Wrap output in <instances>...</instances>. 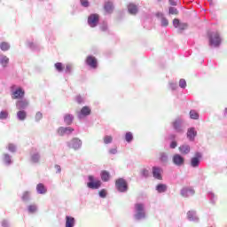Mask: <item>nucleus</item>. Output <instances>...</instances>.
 Returning <instances> with one entry per match:
<instances>
[{"instance_id":"nucleus-14","label":"nucleus","mask_w":227,"mask_h":227,"mask_svg":"<svg viewBox=\"0 0 227 227\" xmlns=\"http://www.w3.org/2000/svg\"><path fill=\"white\" fill-rule=\"evenodd\" d=\"M162 173L164 170L159 166H153L152 168V175L154 180H162Z\"/></svg>"},{"instance_id":"nucleus-20","label":"nucleus","mask_w":227,"mask_h":227,"mask_svg":"<svg viewBox=\"0 0 227 227\" xmlns=\"http://www.w3.org/2000/svg\"><path fill=\"white\" fill-rule=\"evenodd\" d=\"M104 11L108 15H111L114 12V4L111 1H106L104 4Z\"/></svg>"},{"instance_id":"nucleus-19","label":"nucleus","mask_w":227,"mask_h":227,"mask_svg":"<svg viewBox=\"0 0 227 227\" xmlns=\"http://www.w3.org/2000/svg\"><path fill=\"white\" fill-rule=\"evenodd\" d=\"M24 95H26V92L22 88H18L14 91H12V100H17L19 98L22 99L24 98Z\"/></svg>"},{"instance_id":"nucleus-5","label":"nucleus","mask_w":227,"mask_h":227,"mask_svg":"<svg viewBox=\"0 0 227 227\" xmlns=\"http://www.w3.org/2000/svg\"><path fill=\"white\" fill-rule=\"evenodd\" d=\"M203 159V153L200 152H196L193 157L190 160V166L194 169L200 168V164H201V160Z\"/></svg>"},{"instance_id":"nucleus-59","label":"nucleus","mask_w":227,"mask_h":227,"mask_svg":"<svg viewBox=\"0 0 227 227\" xmlns=\"http://www.w3.org/2000/svg\"><path fill=\"white\" fill-rule=\"evenodd\" d=\"M55 169H56V173H57V174L61 173V166H59V165H55Z\"/></svg>"},{"instance_id":"nucleus-55","label":"nucleus","mask_w":227,"mask_h":227,"mask_svg":"<svg viewBox=\"0 0 227 227\" xmlns=\"http://www.w3.org/2000/svg\"><path fill=\"white\" fill-rule=\"evenodd\" d=\"M75 100L77 104H84V98H82L81 95L76 96Z\"/></svg>"},{"instance_id":"nucleus-56","label":"nucleus","mask_w":227,"mask_h":227,"mask_svg":"<svg viewBox=\"0 0 227 227\" xmlns=\"http://www.w3.org/2000/svg\"><path fill=\"white\" fill-rule=\"evenodd\" d=\"M169 146L172 150H175V148H176V146H178V143H176V141H175V140H172Z\"/></svg>"},{"instance_id":"nucleus-34","label":"nucleus","mask_w":227,"mask_h":227,"mask_svg":"<svg viewBox=\"0 0 227 227\" xmlns=\"http://www.w3.org/2000/svg\"><path fill=\"white\" fill-rule=\"evenodd\" d=\"M207 198L212 205H215V201H217V197H215V194L214 192H208Z\"/></svg>"},{"instance_id":"nucleus-43","label":"nucleus","mask_w":227,"mask_h":227,"mask_svg":"<svg viewBox=\"0 0 227 227\" xmlns=\"http://www.w3.org/2000/svg\"><path fill=\"white\" fill-rule=\"evenodd\" d=\"M73 69H74V67L72 66V64H67L66 66L65 74H67L68 75H70L72 74Z\"/></svg>"},{"instance_id":"nucleus-28","label":"nucleus","mask_w":227,"mask_h":227,"mask_svg":"<svg viewBox=\"0 0 227 227\" xmlns=\"http://www.w3.org/2000/svg\"><path fill=\"white\" fill-rule=\"evenodd\" d=\"M3 160L5 166H12V164H13V160H12V156L8 153L4 154Z\"/></svg>"},{"instance_id":"nucleus-52","label":"nucleus","mask_w":227,"mask_h":227,"mask_svg":"<svg viewBox=\"0 0 227 227\" xmlns=\"http://www.w3.org/2000/svg\"><path fill=\"white\" fill-rule=\"evenodd\" d=\"M1 226L2 227H12V223H10V221H8V220H3L1 222Z\"/></svg>"},{"instance_id":"nucleus-8","label":"nucleus","mask_w":227,"mask_h":227,"mask_svg":"<svg viewBox=\"0 0 227 227\" xmlns=\"http://www.w3.org/2000/svg\"><path fill=\"white\" fill-rule=\"evenodd\" d=\"M172 162L176 168H182L185 166V158L180 153H176L172 157Z\"/></svg>"},{"instance_id":"nucleus-33","label":"nucleus","mask_w":227,"mask_h":227,"mask_svg":"<svg viewBox=\"0 0 227 227\" xmlns=\"http://www.w3.org/2000/svg\"><path fill=\"white\" fill-rule=\"evenodd\" d=\"M157 16L161 17L160 22L162 27H168V26H169V21L162 15V13H158Z\"/></svg>"},{"instance_id":"nucleus-42","label":"nucleus","mask_w":227,"mask_h":227,"mask_svg":"<svg viewBox=\"0 0 227 227\" xmlns=\"http://www.w3.org/2000/svg\"><path fill=\"white\" fill-rule=\"evenodd\" d=\"M8 116H9L8 111L2 110L0 112V120H7Z\"/></svg>"},{"instance_id":"nucleus-37","label":"nucleus","mask_w":227,"mask_h":227,"mask_svg":"<svg viewBox=\"0 0 227 227\" xmlns=\"http://www.w3.org/2000/svg\"><path fill=\"white\" fill-rule=\"evenodd\" d=\"M125 141L126 143H132V141H134V135L132 134V132L130 131L126 132Z\"/></svg>"},{"instance_id":"nucleus-11","label":"nucleus","mask_w":227,"mask_h":227,"mask_svg":"<svg viewBox=\"0 0 227 227\" xmlns=\"http://www.w3.org/2000/svg\"><path fill=\"white\" fill-rule=\"evenodd\" d=\"M85 65L95 70L98 67V60L94 56L89 55L85 59Z\"/></svg>"},{"instance_id":"nucleus-6","label":"nucleus","mask_w":227,"mask_h":227,"mask_svg":"<svg viewBox=\"0 0 227 227\" xmlns=\"http://www.w3.org/2000/svg\"><path fill=\"white\" fill-rule=\"evenodd\" d=\"M40 160H42V154L40 153V150L32 148L30 151V162L32 164H40Z\"/></svg>"},{"instance_id":"nucleus-48","label":"nucleus","mask_w":227,"mask_h":227,"mask_svg":"<svg viewBox=\"0 0 227 227\" xmlns=\"http://www.w3.org/2000/svg\"><path fill=\"white\" fill-rule=\"evenodd\" d=\"M168 13L169 15H178V10L175 7H169Z\"/></svg>"},{"instance_id":"nucleus-15","label":"nucleus","mask_w":227,"mask_h":227,"mask_svg":"<svg viewBox=\"0 0 227 227\" xmlns=\"http://www.w3.org/2000/svg\"><path fill=\"white\" fill-rule=\"evenodd\" d=\"M180 194L183 198H191V196L196 194V191L191 187H184L181 190Z\"/></svg>"},{"instance_id":"nucleus-31","label":"nucleus","mask_w":227,"mask_h":227,"mask_svg":"<svg viewBox=\"0 0 227 227\" xmlns=\"http://www.w3.org/2000/svg\"><path fill=\"white\" fill-rule=\"evenodd\" d=\"M36 192L37 194H45L47 192V188H45L43 184L40 183L36 185Z\"/></svg>"},{"instance_id":"nucleus-30","label":"nucleus","mask_w":227,"mask_h":227,"mask_svg":"<svg viewBox=\"0 0 227 227\" xmlns=\"http://www.w3.org/2000/svg\"><path fill=\"white\" fill-rule=\"evenodd\" d=\"M156 191L160 194H162V192H166L168 191V185L165 184H158L156 185Z\"/></svg>"},{"instance_id":"nucleus-39","label":"nucleus","mask_w":227,"mask_h":227,"mask_svg":"<svg viewBox=\"0 0 227 227\" xmlns=\"http://www.w3.org/2000/svg\"><path fill=\"white\" fill-rule=\"evenodd\" d=\"M22 201H29L31 200V192H24L21 197Z\"/></svg>"},{"instance_id":"nucleus-62","label":"nucleus","mask_w":227,"mask_h":227,"mask_svg":"<svg viewBox=\"0 0 227 227\" xmlns=\"http://www.w3.org/2000/svg\"><path fill=\"white\" fill-rule=\"evenodd\" d=\"M208 2L210 3V4H212V2L210 0H208Z\"/></svg>"},{"instance_id":"nucleus-36","label":"nucleus","mask_w":227,"mask_h":227,"mask_svg":"<svg viewBox=\"0 0 227 227\" xmlns=\"http://www.w3.org/2000/svg\"><path fill=\"white\" fill-rule=\"evenodd\" d=\"M190 118L191 120H200V114L196 110L190 111Z\"/></svg>"},{"instance_id":"nucleus-21","label":"nucleus","mask_w":227,"mask_h":227,"mask_svg":"<svg viewBox=\"0 0 227 227\" xmlns=\"http://www.w3.org/2000/svg\"><path fill=\"white\" fill-rule=\"evenodd\" d=\"M181 155H189L191 153V145L189 144H183L178 147Z\"/></svg>"},{"instance_id":"nucleus-26","label":"nucleus","mask_w":227,"mask_h":227,"mask_svg":"<svg viewBox=\"0 0 227 227\" xmlns=\"http://www.w3.org/2000/svg\"><path fill=\"white\" fill-rule=\"evenodd\" d=\"M74 226H75V218L74 216L67 215L66 227H74Z\"/></svg>"},{"instance_id":"nucleus-10","label":"nucleus","mask_w":227,"mask_h":227,"mask_svg":"<svg viewBox=\"0 0 227 227\" xmlns=\"http://www.w3.org/2000/svg\"><path fill=\"white\" fill-rule=\"evenodd\" d=\"M87 22L90 27H97L100 22V17L97 13H92L88 17Z\"/></svg>"},{"instance_id":"nucleus-13","label":"nucleus","mask_w":227,"mask_h":227,"mask_svg":"<svg viewBox=\"0 0 227 227\" xmlns=\"http://www.w3.org/2000/svg\"><path fill=\"white\" fill-rule=\"evenodd\" d=\"M74 130L72 127H59L57 129V134L63 137L64 136H70Z\"/></svg>"},{"instance_id":"nucleus-17","label":"nucleus","mask_w":227,"mask_h":227,"mask_svg":"<svg viewBox=\"0 0 227 227\" xmlns=\"http://www.w3.org/2000/svg\"><path fill=\"white\" fill-rule=\"evenodd\" d=\"M196 136H198V131H196V128L194 127L188 128L187 133H186L187 139L191 142L195 141Z\"/></svg>"},{"instance_id":"nucleus-61","label":"nucleus","mask_w":227,"mask_h":227,"mask_svg":"<svg viewBox=\"0 0 227 227\" xmlns=\"http://www.w3.org/2000/svg\"><path fill=\"white\" fill-rule=\"evenodd\" d=\"M223 116H224V117H226V116H227V107H226V108H224V110H223Z\"/></svg>"},{"instance_id":"nucleus-54","label":"nucleus","mask_w":227,"mask_h":227,"mask_svg":"<svg viewBox=\"0 0 227 227\" xmlns=\"http://www.w3.org/2000/svg\"><path fill=\"white\" fill-rule=\"evenodd\" d=\"M28 47L32 50V51H36V49H38V45L33 42L28 43Z\"/></svg>"},{"instance_id":"nucleus-58","label":"nucleus","mask_w":227,"mask_h":227,"mask_svg":"<svg viewBox=\"0 0 227 227\" xmlns=\"http://www.w3.org/2000/svg\"><path fill=\"white\" fill-rule=\"evenodd\" d=\"M168 3L171 6H176L177 0H168Z\"/></svg>"},{"instance_id":"nucleus-22","label":"nucleus","mask_w":227,"mask_h":227,"mask_svg":"<svg viewBox=\"0 0 227 227\" xmlns=\"http://www.w3.org/2000/svg\"><path fill=\"white\" fill-rule=\"evenodd\" d=\"M10 64V58H8L4 54H0V65L3 67V68H6L8 65Z\"/></svg>"},{"instance_id":"nucleus-1","label":"nucleus","mask_w":227,"mask_h":227,"mask_svg":"<svg viewBox=\"0 0 227 227\" xmlns=\"http://www.w3.org/2000/svg\"><path fill=\"white\" fill-rule=\"evenodd\" d=\"M134 221H145L146 219V210L143 203H136L134 206Z\"/></svg>"},{"instance_id":"nucleus-38","label":"nucleus","mask_w":227,"mask_h":227,"mask_svg":"<svg viewBox=\"0 0 227 227\" xmlns=\"http://www.w3.org/2000/svg\"><path fill=\"white\" fill-rule=\"evenodd\" d=\"M140 176L142 178H148V176H150V170L147 168H142L140 171Z\"/></svg>"},{"instance_id":"nucleus-12","label":"nucleus","mask_w":227,"mask_h":227,"mask_svg":"<svg viewBox=\"0 0 227 227\" xmlns=\"http://www.w3.org/2000/svg\"><path fill=\"white\" fill-rule=\"evenodd\" d=\"M172 24L176 29H177L178 33H184L185 29H187V23L181 22L178 19H174Z\"/></svg>"},{"instance_id":"nucleus-49","label":"nucleus","mask_w":227,"mask_h":227,"mask_svg":"<svg viewBox=\"0 0 227 227\" xmlns=\"http://www.w3.org/2000/svg\"><path fill=\"white\" fill-rule=\"evenodd\" d=\"M108 29L107 22H103L100 26V30L103 31V33H107Z\"/></svg>"},{"instance_id":"nucleus-32","label":"nucleus","mask_w":227,"mask_h":227,"mask_svg":"<svg viewBox=\"0 0 227 227\" xmlns=\"http://www.w3.org/2000/svg\"><path fill=\"white\" fill-rule=\"evenodd\" d=\"M17 118L20 121H24L26 118H27V113H26L24 110H20L17 113Z\"/></svg>"},{"instance_id":"nucleus-25","label":"nucleus","mask_w":227,"mask_h":227,"mask_svg":"<svg viewBox=\"0 0 227 227\" xmlns=\"http://www.w3.org/2000/svg\"><path fill=\"white\" fill-rule=\"evenodd\" d=\"M128 12L130 13V15H136L137 12H139V9L137 8V5L135 4H129L128 5Z\"/></svg>"},{"instance_id":"nucleus-53","label":"nucleus","mask_w":227,"mask_h":227,"mask_svg":"<svg viewBox=\"0 0 227 227\" xmlns=\"http://www.w3.org/2000/svg\"><path fill=\"white\" fill-rule=\"evenodd\" d=\"M98 194L99 198H106L107 191H106V189H102L101 191H99Z\"/></svg>"},{"instance_id":"nucleus-47","label":"nucleus","mask_w":227,"mask_h":227,"mask_svg":"<svg viewBox=\"0 0 227 227\" xmlns=\"http://www.w3.org/2000/svg\"><path fill=\"white\" fill-rule=\"evenodd\" d=\"M80 4L82 8H90V1L88 0H80Z\"/></svg>"},{"instance_id":"nucleus-60","label":"nucleus","mask_w":227,"mask_h":227,"mask_svg":"<svg viewBox=\"0 0 227 227\" xmlns=\"http://www.w3.org/2000/svg\"><path fill=\"white\" fill-rule=\"evenodd\" d=\"M168 138L171 140V141H175V139H176V135L175 134H170Z\"/></svg>"},{"instance_id":"nucleus-2","label":"nucleus","mask_w":227,"mask_h":227,"mask_svg":"<svg viewBox=\"0 0 227 227\" xmlns=\"http://www.w3.org/2000/svg\"><path fill=\"white\" fill-rule=\"evenodd\" d=\"M207 37L209 40V46L210 47H221V43L223 42V39L221 38V34L217 31H208L207 32Z\"/></svg>"},{"instance_id":"nucleus-3","label":"nucleus","mask_w":227,"mask_h":227,"mask_svg":"<svg viewBox=\"0 0 227 227\" xmlns=\"http://www.w3.org/2000/svg\"><path fill=\"white\" fill-rule=\"evenodd\" d=\"M87 187L92 191L99 189L102 187V181L96 179L94 176H88Z\"/></svg>"},{"instance_id":"nucleus-46","label":"nucleus","mask_w":227,"mask_h":227,"mask_svg":"<svg viewBox=\"0 0 227 227\" xmlns=\"http://www.w3.org/2000/svg\"><path fill=\"white\" fill-rule=\"evenodd\" d=\"M27 210H28L29 214H35V212H36V210H37L36 205H29L27 207Z\"/></svg>"},{"instance_id":"nucleus-24","label":"nucleus","mask_w":227,"mask_h":227,"mask_svg":"<svg viewBox=\"0 0 227 227\" xmlns=\"http://www.w3.org/2000/svg\"><path fill=\"white\" fill-rule=\"evenodd\" d=\"M74 114H66L64 115V123H66L67 126H70L74 123Z\"/></svg>"},{"instance_id":"nucleus-18","label":"nucleus","mask_w":227,"mask_h":227,"mask_svg":"<svg viewBox=\"0 0 227 227\" xmlns=\"http://www.w3.org/2000/svg\"><path fill=\"white\" fill-rule=\"evenodd\" d=\"M90 114H91V108L90 106H83L78 113V120H83V118L90 116Z\"/></svg>"},{"instance_id":"nucleus-4","label":"nucleus","mask_w":227,"mask_h":227,"mask_svg":"<svg viewBox=\"0 0 227 227\" xmlns=\"http://www.w3.org/2000/svg\"><path fill=\"white\" fill-rule=\"evenodd\" d=\"M67 145L71 148V150H74V152H78L82 148V140L79 137H73L71 140L67 142Z\"/></svg>"},{"instance_id":"nucleus-41","label":"nucleus","mask_w":227,"mask_h":227,"mask_svg":"<svg viewBox=\"0 0 227 227\" xmlns=\"http://www.w3.org/2000/svg\"><path fill=\"white\" fill-rule=\"evenodd\" d=\"M168 88L169 90H171V91H176V90H178V83L174 82H169Z\"/></svg>"},{"instance_id":"nucleus-7","label":"nucleus","mask_w":227,"mask_h":227,"mask_svg":"<svg viewBox=\"0 0 227 227\" xmlns=\"http://www.w3.org/2000/svg\"><path fill=\"white\" fill-rule=\"evenodd\" d=\"M115 187L119 192H127L129 191V184L123 178H119L115 181Z\"/></svg>"},{"instance_id":"nucleus-40","label":"nucleus","mask_w":227,"mask_h":227,"mask_svg":"<svg viewBox=\"0 0 227 227\" xmlns=\"http://www.w3.org/2000/svg\"><path fill=\"white\" fill-rule=\"evenodd\" d=\"M57 72H59V74H61V72H63V70L65 69V67H63V63L61 62H57L54 65Z\"/></svg>"},{"instance_id":"nucleus-9","label":"nucleus","mask_w":227,"mask_h":227,"mask_svg":"<svg viewBox=\"0 0 227 227\" xmlns=\"http://www.w3.org/2000/svg\"><path fill=\"white\" fill-rule=\"evenodd\" d=\"M184 120L182 118H176L174 121H172V127L177 134H182L184 132Z\"/></svg>"},{"instance_id":"nucleus-50","label":"nucleus","mask_w":227,"mask_h":227,"mask_svg":"<svg viewBox=\"0 0 227 227\" xmlns=\"http://www.w3.org/2000/svg\"><path fill=\"white\" fill-rule=\"evenodd\" d=\"M8 150H9L12 153H15V152H17V146H15V145H13V144H9V145H8Z\"/></svg>"},{"instance_id":"nucleus-35","label":"nucleus","mask_w":227,"mask_h":227,"mask_svg":"<svg viewBox=\"0 0 227 227\" xmlns=\"http://www.w3.org/2000/svg\"><path fill=\"white\" fill-rule=\"evenodd\" d=\"M10 43L6 42H2L0 43V49L6 52L7 51H10Z\"/></svg>"},{"instance_id":"nucleus-29","label":"nucleus","mask_w":227,"mask_h":227,"mask_svg":"<svg viewBox=\"0 0 227 227\" xmlns=\"http://www.w3.org/2000/svg\"><path fill=\"white\" fill-rule=\"evenodd\" d=\"M100 177L102 182H109V179L111 178V174H109V172L106 170H103L100 173Z\"/></svg>"},{"instance_id":"nucleus-16","label":"nucleus","mask_w":227,"mask_h":227,"mask_svg":"<svg viewBox=\"0 0 227 227\" xmlns=\"http://www.w3.org/2000/svg\"><path fill=\"white\" fill-rule=\"evenodd\" d=\"M29 106V100L26 98L20 99L16 102V108L19 109V111H24V109H27Z\"/></svg>"},{"instance_id":"nucleus-23","label":"nucleus","mask_w":227,"mask_h":227,"mask_svg":"<svg viewBox=\"0 0 227 227\" xmlns=\"http://www.w3.org/2000/svg\"><path fill=\"white\" fill-rule=\"evenodd\" d=\"M187 217L189 221H192L193 223H198L200 221V218L196 215L195 211H188Z\"/></svg>"},{"instance_id":"nucleus-57","label":"nucleus","mask_w":227,"mask_h":227,"mask_svg":"<svg viewBox=\"0 0 227 227\" xmlns=\"http://www.w3.org/2000/svg\"><path fill=\"white\" fill-rule=\"evenodd\" d=\"M108 153H110V155H116V153H118V149L112 148L108 151Z\"/></svg>"},{"instance_id":"nucleus-44","label":"nucleus","mask_w":227,"mask_h":227,"mask_svg":"<svg viewBox=\"0 0 227 227\" xmlns=\"http://www.w3.org/2000/svg\"><path fill=\"white\" fill-rule=\"evenodd\" d=\"M104 143L105 145H111V143H113V137L106 135L104 137Z\"/></svg>"},{"instance_id":"nucleus-45","label":"nucleus","mask_w":227,"mask_h":227,"mask_svg":"<svg viewBox=\"0 0 227 227\" xmlns=\"http://www.w3.org/2000/svg\"><path fill=\"white\" fill-rule=\"evenodd\" d=\"M179 87H181L182 90H185V88H187V82L185 81V79L179 80Z\"/></svg>"},{"instance_id":"nucleus-27","label":"nucleus","mask_w":227,"mask_h":227,"mask_svg":"<svg viewBox=\"0 0 227 227\" xmlns=\"http://www.w3.org/2000/svg\"><path fill=\"white\" fill-rule=\"evenodd\" d=\"M160 162H161V164H168V160H169V156H168L167 153H160V158H159Z\"/></svg>"},{"instance_id":"nucleus-51","label":"nucleus","mask_w":227,"mask_h":227,"mask_svg":"<svg viewBox=\"0 0 227 227\" xmlns=\"http://www.w3.org/2000/svg\"><path fill=\"white\" fill-rule=\"evenodd\" d=\"M42 118H43V114L41 112H37L35 116V121H37V122L40 121V120H42Z\"/></svg>"}]
</instances>
